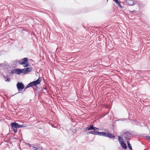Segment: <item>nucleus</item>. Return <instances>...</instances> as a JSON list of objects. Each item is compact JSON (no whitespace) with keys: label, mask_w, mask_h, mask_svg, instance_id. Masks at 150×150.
Here are the masks:
<instances>
[{"label":"nucleus","mask_w":150,"mask_h":150,"mask_svg":"<svg viewBox=\"0 0 150 150\" xmlns=\"http://www.w3.org/2000/svg\"><path fill=\"white\" fill-rule=\"evenodd\" d=\"M126 140L129 141L130 140V137H131L132 134L128 131L126 132L123 134Z\"/></svg>","instance_id":"f257e3e1"},{"label":"nucleus","mask_w":150,"mask_h":150,"mask_svg":"<svg viewBox=\"0 0 150 150\" xmlns=\"http://www.w3.org/2000/svg\"><path fill=\"white\" fill-rule=\"evenodd\" d=\"M16 86L19 91H21L24 88L23 84L21 82H18Z\"/></svg>","instance_id":"f03ea898"},{"label":"nucleus","mask_w":150,"mask_h":150,"mask_svg":"<svg viewBox=\"0 0 150 150\" xmlns=\"http://www.w3.org/2000/svg\"><path fill=\"white\" fill-rule=\"evenodd\" d=\"M11 125L12 128H21L22 127L21 125H20L19 124L15 122L11 123Z\"/></svg>","instance_id":"7ed1b4c3"},{"label":"nucleus","mask_w":150,"mask_h":150,"mask_svg":"<svg viewBox=\"0 0 150 150\" xmlns=\"http://www.w3.org/2000/svg\"><path fill=\"white\" fill-rule=\"evenodd\" d=\"M94 128V127L92 125H90L87 127H86L85 130L86 131H87L90 130H93Z\"/></svg>","instance_id":"20e7f679"},{"label":"nucleus","mask_w":150,"mask_h":150,"mask_svg":"<svg viewBox=\"0 0 150 150\" xmlns=\"http://www.w3.org/2000/svg\"><path fill=\"white\" fill-rule=\"evenodd\" d=\"M105 137H107L110 138H114V139L115 138V136L113 135L111 133H109L108 132L106 133Z\"/></svg>","instance_id":"39448f33"},{"label":"nucleus","mask_w":150,"mask_h":150,"mask_svg":"<svg viewBox=\"0 0 150 150\" xmlns=\"http://www.w3.org/2000/svg\"><path fill=\"white\" fill-rule=\"evenodd\" d=\"M39 79L40 78H39L36 81H33V83L34 84V86H36V85L39 84L40 83L41 80H40Z\"/></svg>","instance_id":"423d86ee"},{"label":"nucleus","mask_w":150,"mask_h":150,"mask_svg":"<svg viewBox=\"0 0 150 150\" xmlns=\"http://www.w3.org/2000/svg\"><path fill=\"white\" fill-rule=\"evenodd\" d=\"M106 133H105V132H100L98 131H97V135H99V136H103L104 137H106Z\"/></svg>","instance_id":"0eeeda50"},{"label":"nucleus","mask_w":150,"mask_h":150,"mask_svg":"<svg viewBox=\"0 0 150 150\" xmlns=\"http://www.w3.org/2000/svg\"><path fill=\"white\" fill-rule=\"evenodd\" d=\"M97 131H96L94 130L89 131L88 132V134H92L94 135H97Z\"/></svg>","instance_id":"6e6552de"},{"label":"nucleus","mask_w":150,"mask_h":150,"mask_svg":"<svg viewBox=\"0 0 150 150\" xmlns=\"http://www.w3.org/2000/svg\"><path fill=\"white\" fill-rule=\"evenodd\" d=\"M25 71L26 73L27 72L31 71L32 70V68L30 67H28L26 69L25 68Z\"/></svg>","instance_id":"1a4fd4ad"},{"label":"nucleus","mask_w":150,"mask_h":150,"mask_svg":"<svg viewBox=\"0 0 150 150\" xmlns=\"http://www.w3.org/2000/svg\"><path fill=\"white\" fill-rule=\"evenodd\" d=\"M121 146H122L123 148L124 149H126L127 148V146L126 145V144L124 143V142L123 143H121L120 144Z\"/></svg>","instance_id":"9d476101"},{"label":"nucleus","mask_w":150,"mask_h":150,"mask_svg":"<svg viewBox=\"0 0 150 150\" xmlns=\"http://www.w3.org/2000/svg\"><path fill=\"white\" fill-rule=\"evenodd\" d=\"M117 5L120 7H121V6L120 3V2L118 1V0H113Z\"/></svg>","instance_id":"9b49d317"},{"label":"nucleus","mask_w":150,"mask_h":150,"mask_svg":"<svg viewBox=\"0 0 150 150\" xmlns=\"http://www.w3.org/2000/svg\"><path fill=\"white\" fill-rule=\"evenodd\" d=\"M32 149L33 150H39L40 149V147H35V146H32Z\"/></svg>","instance_id":"f8f14e48"},{"label":"nucleus","mask_w":150,"mask_h":150,"mask_svg":"<svg viewBox=\"0 0 150 150\" xmlns=\"http://www.w3.org/2000/svg\"><path fill=\"white\" fill-rule=\"evenodd\" d=\"M127 143L128 147V148L130 149L131 150H133L132 148V146L129 142V141H127Z\"/></svg>","instance_id":"ddd939ff"},{"label":"nucleus","mask_w":150,"mask_h":150,"mask_svg":"<svg viewBox=\"0 0 150 150\" xmlns=\"http://www.w3.org/2000/svg\"><path fill=\"white\" fill-rule=\"evenodd\" d=\"M118 138L119 141L120 142V144L121 143H123L124 142L123 139L121 137L119 136L118 137Z\"/></svg>","instance_id":"4468645a"},{"label":"nucleus","mask_w":150,"mask_h":150,"mask_svg":"<svg viewBox=\"0 0 150 150\" xmlns=\"http://www.w3.org/2000/svg\"><path fill=\"white\" fill-rule=\"evenodd\" d=\"M16 74H19L21 73V69H16Z\"/></svg>","instance_id":"2eb2a0df"},{"label":"nucleus","mask_w":150,"mask_h":150,"mask_svg":"<svg viewBox=\"0 0 150 150\" xmlns=\"http://www.w3.org/2000/svg\"><path fill=\"white\" fill-rule=\"evenodd\" d=\"M22 60L24 62V64H25V63H27L28 62V59L27 58H24L22 59Z\"/></svg>","instance_id":"dca6fc26"},{"label":"nucleus","mask_w":150,"mask_h":150,"mask_svg":"<svg viewBox=\"0 0 150 150\" xmlns=\"http://www.w3.org/2000/svg\"><path fill=\"white\" fill-rule=\"evenodd\" d=\"M21 73H23L24 74H26L25 70V68L23 69H21Z\"/></svg>","instance_id":"f3484780"},{"label":"nucleus","mask_w":150,"mask_h":150,"mask_svg":"<svg viewBox=\"0 0 150 150\" xmlns=\"http://www.w3.org/2000/svg\"><path fill=\"white\" fill-rule=\"evenodd\" d=\"M19 64H24V62H23V60L22 59L21 60L19 61Z\"/></svg>","instance_id":"a211bd4d"},{"label":"nucleus","mask_w":150,"mask_h":150,"mask_svg":"<svg viewBox=\"0 0 150 150\" xmlns=\"http://www.w3.org/2000/svg\"><path fill=\"white\" fill-rule=\"evenodd\" d=\"M16 69H14L12 70L11 72V74H16Z\"/></svg>","instance_id":"6ab92c4d"},{"label":"nucleus","mask_w":150,"mask_h":150,"mask_svg":"<svg viewBox=\"0 0 150 150\" xmlns=\"http://www.w3.org/2000/svg\"><path fill=\"white\" fill-rule=\"evenodd\" d=\"M33 86H34V84L33 83V82H31L28 84L29 86L32 87Z\"/></svg>","instance_id":"aec40b11"},{"label":"nucleus","mask_w":150,"mask_h":150,"mask_svg":"<svg viewBox=\"0 0 150 150\" xmlns=\"http://www.w3.org/2000/svg\"><path fill=\"white\" fill-rule=\"evenodd\" d=\"M13 131L15 132H16L17 131V129L16 128H12Z\"/></svg>","instance_id":"412c9836"},{"label":"nucleus","mask_w":150,"mask_h":150,"mask_svg":"<svg viewBox=\"0 0 150 150\" xmlns=\"http://www.w3.org/2000/svg\"><path fill=\"white\" fill-rule=\"evenodd\" d=\"M11 81V79L9 78H7V79L5 80L6 81L10 82Z\"/></svg>","instance_id":"4be33fe9"},{"label":"nucleus","mask_w":150,"mask_h":150,"mask_svg":"<svg viewBox=\"0 0 150 150\" xmlns=\"http://www.w3.org/2000/svg\"><path fill=\"white\" fill-rule=\"evenodd\" d=\"M29 66V64L28 63H27V64L25 63V65H24V66L25 67H26L28 66Z\"/></svg>","instance_id":"5701e85b"},{"label":"nucleus","mask_w":150,"mask_h":150,"mask_svg":"<svg viewBox=\"0 0 150 150\" xmlns=\"http://www.w3.org/2000/svg\"><path fill=\"white\" fill-rule=\"evenodd\" d=\"M131 12L132 13H134L136 12V11L135 10H134L133 11H132Z\"/></svg>","instance_id":"b1692460"},{"label":"nucleus","mask_w":150,"mask_h":150,"mask_svg":"<svg viewBox=\"0 0 150 150\" xmlns=\"http://www.w3.org/2000/svg\"><path fill=\"white\" fill-rule=\"evenodd\" d=\"M99 129L97 128H96V127H94V128H93V130H95L96 129Z\"/></svg>","instance_id":"393cba45"},{"label":"nucleus","mask_w":150,"mask_h":150,"mask_svg":"<svg viewBox=\"0 0 150 150\" xmlns=\"http://www.w3.org/2000/svg\"><path fill=\"white\" fill-rule=\"evenodd\" d=\"M147 138L149 140V141H150V137L149 136H147Z\"/></svg>","instance_id":"a878e982"},{"label":"nucleus","mask_w":150,"mask_h":150,"mask_svg":"<svg viewBox=\"0 0 150 150\" xmlns=\"http://www.w3.org/2000/svg\"><path fill=\"white\" fill-rule=\"evenodd\" d=\"M30 86H28V85L26 86L25 88H27L29 87Z\"/></svg>","instance_id":"bb28decb"},{"label":"nucleus","mask_w":150,"mask_h":150,"mask_svg":"<svg viewBox=\"0 0 150 150\" xmlns=\"http://www.w3.org/2000/svg\"><path fill=\"white\" fill-rule=\"evenodd\" d=\"M21 125L22 126L21 128L23 127H25V126H24V125Z\"/></svg>","instance_id":"cd10ccee"},{"label":"nucleus","mask_w":150,"mask_h":150,"mask_svg":"<svg viewBox=\"0 0 150 150\" xmlns=\"http://www.w3.org/2000/svg\"><path fill=\"white\" fill-rule=\"evenodd\" d=\"M45 89H46V88H44Z\"/></svg>","instance_id":"c85d7f7f"},{"label":"nucleus","mask_w":150,"mask_h":150,"mask_svg":"<svg viewBox=\"0 0 150 150\" xmlns=\"http://www.w3.org/2000/svg\"><path fill=\"white\" fill-rule=\"evenodd\" d=\"M130 1L132 2V1Z\"/></svg>","instance_id":"c756f323"},{"label":"nucleus","mask_w":150,"mask_h":150,"mask_svg":"<svg viewBox=\"0 0 150 150\" xmlns=\"http://www.w3.org/2000/svg\"><path fill=\"white\" fill-rule=\"evenodd\" d=\"M1 64H0V66H1Z\"/></svg>","instance_id":"7c9ffc66"}]
</instances>
